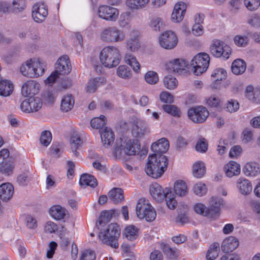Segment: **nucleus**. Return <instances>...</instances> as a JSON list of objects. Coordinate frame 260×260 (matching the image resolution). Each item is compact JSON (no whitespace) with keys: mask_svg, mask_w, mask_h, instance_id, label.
Listing matches in <instances>:
<instances>
[{"mask_svg":"<svg viewBox=\"0 0 260 260\" xmlns=\"http://www.w3.org/2000/svg\"><path fill=\"white\" fill-rule=\"evenodd\" d=\"M79 183L82 186H89L93 188L98 185L96 178L93 176L87 174H84L81 176Z\"/></svg>","mask_w":260,"mask_h":260,"instance_id":"nucleus-34","label":"nucleus"},{"mask_svg":"<svg viewBox=\"0 0 260 260\" xmlns=\"http://www.w3.org/2000/svg\"><path fill=\"white\" fill-rule=\"evenodd\" d=\"M160 46L167 50L174 49L178 43V39L176 34L170 30L163 32L159 38Z\"/></svg>","mask_w":260,"mask_h":260,"instance_id":"nucleus-9","label":"nucleus"},{"mask_svg":"<svg viewBox=\"0 0 260 260\" xmlns=\"http://www.w3.org/2000/svg\"><path fill=\"white\" fill-rule=\"evenodd\" d=\"M140 47L139 40L137 37L131 38L127 41L126 48L131 51H135Z\"/></svg>","mask_w":260,"mask_h":260,"instance_id":"nucleus-60","label":"nucleus"},{"mask_svg":"<svg viewBox=\"0 0 260 260\" xmlns=\"http://www.w3.org/2000/svg\"><path fill=\"white\" fill-rule=\"evenodd\" d=\"M225 109L226 111L231 113H234L239 109V104L237 101L231 99L228 101Z\"/></svg>","mask_w":260,"mask_h":260,"instance_id":"nucleus-57","label":"nucleus"},{"mask_svg":"<svg viewBox=\"0 0 260 260\" xmlns=\"http://www.w3.org/2000/svg\"><path fill=\"white\" fill-rule=\"evenodd\" d=\"M162 108L164 111L174 117H179L181 115L179 109L175 105H164Z\"/></svg>","mask_w":260,"mask_h":260,"instance_id":"nucleus-49","label":"nucleus"},{"mask_svg":"<svg viewBox=\"0 0 260 260\" xmlns=\"http://www.w3.org/2000/svg\"><path fill=\"white\" fill-rule=\"evenodd\" d=\"M224 169L226 175L229 177L238 175L241 171L240 165L234 161L229 162L224 166Z\"/></svg>","mask_w":260,"mask_h":260,"instance_id":"nucleus-25","label":"nucleus"},{"mask_svg":"<svg viewBox=\"0 0 260 260\" xmlns=\"http://www.w3.org/2000/svg\"><path fill=\"white\" fill-rule=\"evenodd\" d=\"M70 141L71 148L74 155L76 157H78L79 153L77 150L82 145L83 141L82 139L79 135L74 134L71 136Z\"/></svg>","mask_w":260,"mask_h":260,"instance_id":"nucleus-31","label":"nucleus"},{"mask_svg":"<svg viewBox=\"0 0 260 260\" xmlns=\"http://www.w3.org/2000/svg\"><path fill=\"white\" fill-rule=\"evenodd\" d=\"M205 167L202 162H196L193 166L192 174L194 177L201 178L205 174Z\"/></svg>","mask_w":260,"mask_h":260,"instance_id":"nucleus-41","label":"nucleus"},{"mask_svg":"<svg viewBox=\"0 0 260 260\" xmlns=\"http://www.w3.org/2000/svg\"><path fill=\"white\" fill-rule=\"evenodd\" d=\"M13 90V85L7 80L0 81V95L3 96H9Z\"/></svg>","mask_w":260,"mask_h":260,"instance_id":"nucleus-36","label":"nucleus"},{"mask_svg":"<svg viewBox=\"0 0 260 260\" xmlns=\"http://www.w3.org/2000/svg\"><path fill=\"white\" fill-rule=\"evenodd\" d=\"M42 106V102L38 97H31L23 101L20 105L21 109L26 113L36 112Z\"/></svg>","mask_w":260,"mask_h":260,"instance_id":"nucleus-11","label":"nucleus"},{"mask_svg":"<svg viewBox=\"0 0 260 260\" xmlns=\"http://www.w3.org/2000/svg\"><path fill=\"white\" fill-rule=\"evenodd\" d=\"M106 118L104 115H101L100 117L94 118L90 121V125L93 128L102 130L106 125Z\"/></svg>","mask_w":260,"mask_h":260,"instance_id":"nucleus-42","label":"nucleus"},{"mask_svg":"<svg viewBox=\"0 0 260 260\" xmlns=\"http://www.w3.org/2000/svg\"><path fill=\"white\" fill-rule=\"evenodd\" d=\"M140 148L138 140L121 138L116 141L113 155L117 158H121L125 155H135L139 154Z\"/></svg>","mask_w":260,"mask_h":260,"instance_id":"nucleus-1","label":"nucleus"},{"mask_svg":"<svg viewBox=\"0 0 260 260\" xmlns=\"http://www.w3.org/2000/svg\"><path fill=\"white\" fill-rule=\"evenodd\" d=\"M208 146V144L207 140L205 138H202L198 140L196 145V149L198 152H205L207 151Z\"/></svg>","mask_w":260,"mask_h":260,"instance_id":"nucleus-58","label":"nucleus"},{"mask_svg":"<svg viewBox=\"0 0 260 260\" xmlns=\"http://www.w3.org/2000/svg\"><path fill=\"white\" fill-rule=\"evenodd\" d=\"M48 9L43 2L37 3L32 9V17L35 22L41 23L43 22L48 15Z\"/></svg>","mask_w":260,"mask_h":260,"instance_id":"nucleus-13","label":"nucleus"},{"mask_svg":"<svg viewBox=\"0 0 260 260\" xmlns=\"http://www.w3.org/2000/svg\"><path fill=\"white\" fill-rule=\"evenodd\" d=\"M174 189L175 193L179 197L185 196L187 192V186L186 183L183 180L176 181L174 185Z\"/></svg>","mask_w":260,"mask_h":260,"instance_id":"nucleus-35","label":"nucleus"},{"mask_svg":"<svg viewBox=\"0 0 260 260\" xmlns=\"http://www.w3.org/2000/svg\"><path fill=\"white\" fill-rule=\"evenodd\" d=\"M164 85L166 88L169 90L175 89L178 85V81L172 75L166 76L163 80Z\"/></svg>","mask_w":260,"mask_h":260,"instance_id":"nucleus-44","label":"nucleus"},{"mask_svg":"<svg viewBox=\"0 0 260 260\" xmlns=\"http://www.w3.org/2000/svg\"><path fill=\"white\" fill-rule=\"evenodd\" d=\"M101 79L100 78H95L89 80L86 85V91L89 93L94 92L98 87L102 84L103 82L101 81Z\"/></svg>","mask_w":260,"mask_h":260,"instance_id":"nucleus-46","label":"nucleus"},{"mask_svg":"<svg viewBox=\"0 0 260 260\" xmlns=\"http://www.w3.org/2000/svg\"><path fill=\"white\" fill-rule=\"evenodd\" d=\"M170 190L168 188H166L164 190L161 186L157 183L152 184L150 187V192L152 198L157 202L162 201Z\"/></svg>","mask_w":260,"mask_h":260,"instance_id":"nucleus-18","label":"nucleus"},{"mask_svg":"<svg viewBox=\"0 0 260 260\" xmlns=\"http://www.w3.org/2000/svg\"><path fill=\"white\" fill-rule=\"evenodd\" d=\"M56 73L59 75L68 74L71 71V65L69 57L64 55L59 58L55 65Z\"/></svg>","mask_w":260,"mask_h":260,"instance_id":"nucleus-16","label":"nucleus"},{"mask_svg":"<svg viewBox=\"0 0 260 260\" xmlns=\"http://www.w3.org/2000/svg\"><path fill=\"white\" fill-rule=\"evenodd\" d=\"M45 64L42 60L40 59H34V67L35 77L42 76L44 73Z\"/></svg>","mask_w":260,"mask_h":260,"instance_id":"nucleus-47","label":"nucleus"},{"mask_svg":"<svg viewBox=\"0 0 260 260\" xmlns=\"http://www.w3.org/2000/svg\"><path fill=\"white\" fill-rule=\"evenodd\" d=\"M239 242L237 238L230 236L223 240L221 245V249L224 253H229L235 250L239 246Z\"/></svg>","mask_w":260,"mask_h":260,"instance_id":"nucleus-20","label":"nucleus"},{"mask_svg":"<svg viewBox=\"0 0 260 260\" xmlns=\"http://www.w3.org/2000/svg\"><path fill=\"white\" fill-rule=\"evenodd\" d=\"M146 81L150 84H155L158 81V76L154 71L148 72L145 76Z\"/></svg>","mask_w":260,"mask_h":260,"instance_id":"nucleus-56","label":"nucleus"},{"mask_svg":"<svg viewBox=\"0 0 260 260\" xmlns=\"http://www.w3.org/2000/svg\"><path fill=\"white\" fill-rule=\"evenodd\" d=\"M14 193L13 185L9 183H4L0 186V199L1 200L7 202L10 200Z\"/></svg>","mask_w":260,"mask_h":260,"instance_id":"nucleus-23","label":"nucleus"},{"mask_svg":"<svg viewBox=\"0 0 260 260\" xmlns=\"http://www.w3.org/2000/svg\"><path fill=\"white\" fill-rule=\"evenodd\" d=\"M210 58L206 53H200L193 57L190 61L193 73L197 76L206 72L209 67Z\"/></svg>","mask_w":260,"mask_h":260,"instance_id":"nucleus-5","label":"nucleus"},{"mask_svg":"<svg viewBox=\"0 0 260 260\" xmlns=\"http://www.w3.org/2000/svg\"><path fill=\"white\" fill-rule=\"evenodd\" d=\"M117 75L123 79H128L132 76V73L129 68L125 65L118 67L117 69Z\"/></svg>","mask_w":260,"mask_h":260,"instance_id":"nucleus-48","label":"nucleus"},{"mask_svg":"<svg viewBox=\"0 0 260 260\" xmlns=\"http://www.w3.org/2000/svg\"><path fill=\"white\" fill-rule=\"evenodd\" d=\"M20 71L23 76L35 78L36 74L34 73V59L27 60L25 64H22L20 67Z\"/></svg>","mask_w":260,"mask_h":260,"instance_id":"nucleus-29","label":"nucleus"},{"mask_svg":"<svg viewBox=\"0 0 260 260\" xmlns=\"http://www.w3.org/2000/svg\"><path fill=\"white\" fill-rule=\"evenodd\" d=\"M246 62L242 59H236L232 63L231 70L236 75L242 74L246 70Z\"/></svg>","mask_w":260,"mask_h":260,"instance_id":"nucleus-28","label":"nucleus"},{"mask_svg":"<svg viewBox=\"0 0 260 260\" xmlns=\"http://www.w3.org/2000/svg\"><path fill=\"white\" fill-rule=\"evenodd\" d=\"M126 238L130 241L136 240L139 235L138 229L133 225L126 226L123 232Z\"/></svg>","mask_w":260,"mask_h":260,"instance_id":"nucleus-37","label":"nucleus"},{"mask_svg":"<svg viewBox=\"0 0 260 260\" xmlns=\"http://www.w3.org/2000/svg\"><path fill=\"white\" fill-rule=\"evenodd\" d=\"M52 140V134L48 131H44L42 133L40 142L44 146H48Z\"/></svg>","mask_w":260,"mask_h":260,"instance_id":"nucleus-54","label":"nucleus"},{"mask_svg":"<svg viewBox=\"0 0 260 260\" xmlns=\"http://www.w3.org/2000/svg\"><path fill=\"white\" fill-rule=\"evenodd\" d=\"M124 59L125 62L131 66L135 72L139 71L140 67V63L133 55L129 53L126 54Z\"/></svg>","mask_w":260,"mask_h":260,"instance_id":"nucleus-45","label":"nucleus"},{"mask_svg":"<svg viewBox=\"0 0 260 260\" xmlns=\"http://www.w3.org/2000/svg\"><path fill=\"white\" fill-rule=\"evenodd\" d=\"M228 76L226 71L222 68H217L212 71V89L219 90L223 87V82Z\"/></svg>","mask_w":260,"mask_h":260,"instance_id":"nucleus-12","label":"nucleus"},{"mask_svg":"<svg viewBox=\"0 0 260 260\" xmlns=\"http://www.w3.org/2000/svg\"><path fill=\"white\" fill-rule=\"evenodd\" d=\"M169 148V141L165 138L159 139L157 142L153 143L151 147V150L154 154H162L166 153Z\"/></svg>","mask_w":260,"mask_h":260,"instance_id":"nucleus-21","label":"nucleus"},{"mask_svg":"<svg viewBox=\"0 0 260 260\" xmlns=\"http://www.w3.org/2000/svg\"><path fill=\"white\" fill-rule=\"evenodd\" d=\"M232 53L231 48L223 41L219 40H214L212 41V55L214 57H222L224 60H227Z\"/></svg>","mask_w":260,"mask_h":260,"instance_id":"nucleus-8","label":"nucleus"},{"mask_svg":"<svg viewBox=\"0 0 260 260\" xmlns=\"http://www.w3.org/2000/svg\"><path fill=\"white\" fill-rule=\"evenodd\" d=\"M224 205L223 200L221 198H212V220L218 218L222 207Z\"/></svg>","mask_w":260,"mask_h":260,"instance_id":"nucleus-27","label":"nucleus"},{"mask_svg":"<svg viewBox=\"0 0 260 260\" xmlns=\"http://www.w3.org/2000/svg\"><path fill=\"white\" fill-rule=\"evenodd\" d=\"M173 196L170 190L169 192H168L167 196L165 198L168 207L171 210L174 209L177 205V202Z\"/></svg>","mask_w":260,"mask_h":260,"instance_id":"nucleus-61","label":"nucleus"},{"mask_svg":"<svg viewBox=\"0 0 260 260\" xmlns=\"http://www.w3.org/2000/svg\"><path fill=\"white\" fill-rule=\"evenodd\" d=\"M120 58L119 51L114 46L106 47L100 52V61L105 67L111 68L117 66Z\"/></svg>","mask_w":260,"mask_h":260,"instance_id":"nucleus-4","label":"nucleus"},{"mask_svg":"<svg viewBox=\"0 0 260 260\" xmlns=\"http://www.w3.org/2000/svg\"><path fill=\"white\" fill-rule=\"evenodd\" d=\"M67 212V210L59 205L52 206L49 211L50 215L57 220L63 219Z\"/></svg>","mask_w":260,"mask_h":260,"instance_id":"nucleus-32","label":"nucleus"},{"mask_svg":"<svg viewBox=\"0 0 260 260\" xmlns=\"http://www.w3.org/2000/svg\"><path fill=\"white\" fill-rule=\"evenodd\" d=\"M248 38L246 36L241 35H236L234 38L235 44L239 47H245L248 44Z\"/></svg>","mask_w":260,"mask_h":260,"instance_id":"nucleus-62","label":"nucleus"},{"mask_svg":"<svg viewBox=\"0 0 260 260\" xmlns=\"http://www.w3.org/2000/svg\"><path fill=\"white\" fill-rule=\"evenodd\" d=\"M56 96V92L55 90H46L43 94V98L44 101L49 104L54 102Z\"/></svg>","mask_w":260,"mask_h":260,"instance_id":"nucleus-59","label":"nucleus"},{"mask_svg":"<svg viewBox=\"0 0 260 260\" xmlns=\"http://www.w3.org/2000/svg\"><path fill=\"white\" fill-rule=\"evenodd\" d=\"M149 0H126V5L132 9H140L144 8Z\"/></svg>","mask_w":260,"mask_h":260,"instance_id":"nucleus-43","label":"nucleus"},{"mask_svg":"<svg viewBox=\"0 0 260 260\" xmlns=\"http://www.w3.org/2000/svg\"><path fill=\"white\" fill-rule=\"evenodd\" d=\"M25 8L24 0H13L11 8L14 13H18Z\"/></svg>","mask_w":260,"mask_h":260,"instance_id":"nucleus-51","label":"nucleus"},{"mask_svg":"<svg viewBox=\"0 0 260 260\" xmlns=\"http://www.w3.org/2000/svg\"><path fill=\"white\" fill-rule=\"evenodd\" d=\"M136 214L139 218H145L147 221H153L156 216L154 208L142 199H140L137 204Z\"/></svg>","mask_w":260,"mask_h":260,"instance_id":"nucleus-6","label":"nucleus"},{"mask_svg":"<svg viewBox=\"0 0 260 260\" xmlns=\"http://www.w3.org/2000/svg\"><path fill=\"white\" fill-rule=\"evenodd\" d=\"M14 169V166L12 163L4 162L0 167V172L5 176H10L13 174Z\"/></svg>","mask_w":260,"mask_h":260,"instance_id":"nucleus-50","label":"nucleus"},{"mask_svg":"<svg viewBox=\"0 0 260 260\" xmlns=\"http://www.w3.org/2000/svg\"><path fill=\"white\" fill-rule=\"evenodd\" d=\"M98 14L100 18L109 21H115L119 15L118 10L112 7L101 6L99 8Z\"/></svg>","mask_w":260,"mask_h":260,"instance_id":"nucleus-14","label":"nucleus"},{"mask_svg":"<svg viewBox=\"0 0 260 260\" xmlns=\"http://www.w3.org/2000/svg\"><path fill=\"white\" fill-rule=\"evenodd\" d=\"M74 105V100L71 95L64 96L62 99L60 109L62 111L68 112L71 110Z\"/></svg>","mask_w":260,"mask_h":260,"instance_id":"nucleus-38","label":"nucleus"},{"mask_svg":"<svg viewBox=\"0 0 260 260\" xmlns=\"http://www.w3.org/2000/svg\"><path fill=\"white\" fill-rule=\"evenodd\" d=\"M194 212L205 217H209L211 209L201 203H196L193 206Z\"/></svg>","mask_w":260,"mask_h":260,"instance_id":"nucleus-39","label":"nucleus"},{"mask_svg":"<svg viewBox=\"0 0 260 260\" xmlns=\"http://www.w3.org/2000/svg\"><path fill=\"white\" fill-rule=\"evenodd\" d=\"M162 25V20L159 17L153 18L150 23V26L155 31H159Z\"/></svg>","mask_w":260,"mask_h":260,"instance_id":"nucleus-64","label":"nucleus"},{"mask_svg":"<svg viewBox=\"0 0 260 260\" xmlns=\"http://www.w3.org/2000/svg\"><path fill=\"white\" fill-rule=\"evenodd\" d=\"M237 186L240 193L243 194H248L252 191V185L247 179L242 178H239L237 181Z\"/></svg>","mask_w":260,"mask_h":260,"instance_id":"nucleus-30","label":"nucleus"},{"mask_svg":"<svg viewBox=\"0 0 260 260\" xmlns=\"http://www.w3.org/2000/svg\"><path fill=\"white\" fill-rule=\"evenodd\" d=\"M101 39L108 43L121 42L124 39L123 32L116 26H110L104 28L101 35Z\"/></svg>","mask_w":260,"mask_h":260,"instance_id":"nucleus-7","label":"nucleus"},{"mask_svg":"<svg viewBox=\"0 0 260 260\" xmlns=\"http://www.w3.org/2000/svg\"><path fill=\"white\" fill-rule=\"evenodd\" d=\"M101 140L105 147L109 146L114 140V135L110 128L105 127L100 130Z\"/></svg>","mask_w":260,"mask_h":260,"instance_id":"nucleus-24","label":"nucleus"},{"mask_svg":"<svg viewBox=\"0 0 260 260\" xmlns=\"http://www.w3.org/2000/svg\"><path fill=\"white\" fill-rule=\"evenodd\" d=\"M193 191L196 195L201 197L207 193V189L204 184L198 183L193 186Z\"/></svg>","mask_w":260,"mask_h":260,"instance_id":"nucleus-53","label":"nucleus"},{"mask_svg":"<svg viewBox=\"0 0 260 260\" xmlns=\"http://www.w3.org/2000/svg\"><path fill=\"white\" fill-rule=\"evenodd\" d=\"M40 89V84L36 81L32 80L25 82L21 88V93L25 97L34 95L38 93Z\"/></svg>","mask_w":260,"mask_h":260,"instance_id":"nucleus-17","label":"nucleus"},{"mask_svg":"<svg viewBox=\"0 0 260 260\" xmlns=\"http://www.w3.org/2000/svg\"><path fill=\"white\" fill-rule=\"evenodd\" d=\"M96 255L94 251L86 249L83 251L79 260H95Z\"/></svg>","mask_w":260,"mask_h":260,"instance_id":"nucleus-55","label":"nucleus"},{"mask_svg":"<svg viewBox=\"0 0 260 260\" xmlns=\"http://www.w3.org/2000/svg\"><path fill=\"white\" fill-rule=\"evenodd\" d=\"M258 168L257 167L256 164L253 162L247 163L243 169L245 174L247 176L254 175L255 172H257Z\"/></svg>","mask_w":260,"mask_h":260,"instance_id":"nucleus-52","label":"nucleus"},{"mask_svg":"<svg viewBox=\"0 0 260 260\" xmlns=\"http://www.w3.org/2000/svg\"><path fill=\"white\" fill-rule=\"evenodd\" d=\"M109 198L113 202L117 203L123 200V190L121 188H115L109 192Z\"/></svg>","mask_w":260,"mask_h":260,"instance_id":"nucleus-40","label":"nucleus"},{"mask_svg":"<svg viewBox=\"0 0 260 260\" xmlns=\"http://www.w3.org/2000/svg\"><path fill=\"white\" fill-rule=\"evenodd\" d=\"M245 96L250 101L256 104H260V89L248 86L245 90Z\"/></svg>","mask_w":260,"mask_h":260,"instance_id":"nucleus-26","label":"nucleus"},{"mask_svg":"<svg viewBox=\"0 0 260 260\" xmlns=\"http://www.w3.org/2000/svg\"><path fill=\"white\" fill-rule=\"evenodd\" d=\"M187 115L189 118L195 123H202L209 116V112L203 106L192 107L188 109Z\"/></svg>","mask_w":260,"mask_h":260,"instance_id":"nucleus-10","label":"nucleus"},{"mask_svg":"<svg viewBox=\"0 0 260 260\" xmlns=\"http://www.w3.org/2000/svg\"><path fill=\"white\" fill-rule=\"evenodd\" d=\"M246 7L250 11L256 10L260 5V0H244Z\"/></svg>","mask_w":260,"mask_h":260,"instance_id":"nucleus-63","label":"nucleus"},{"mask_svg":"<svg viewBox=\"0 0 260 260\" xmlns=\"http://www.w3.org/2000/svg\"><path fill=\"white\" fill-rule=\"evenodd\" d=\"M186 8V5L182 2H179L175 5L174 11L171 16V19L173 22H179L183 20Z\"/></svg>","mask_w":260,"mask_h":260,"instance_id":"nucleus-22","label":"nucleus"},{"mask_svg":"<svg viewBox=\"0 0 260 260\" xmlns=\"http://www.w3.org/2000/svg\"><path fill=\"white\" fill-rule=\"evenodd\" d=\"M168 159L162 154H153L149 155L145 167V172L153 178L162 176L167 169Z\"/></svg>","mask_w":260,"mask_h":260,"instance_id":"nucleus-2","label":"nucleus"},{"mask_svg":"<svg viewBox=\"0 0 260 260\" xmlns=\"http://www.w3.org/2000/svg\"><path fill=\"white\" fill-rule=\"evenodd\" d=\"M187 65V62L184 59L176 58L170 61L166 64V68L169 72L180 74L185 70Z\"/></svg>","mask_w":260,"mask_h":260,"instance_id":"nucleus-15","label":"nucleus"},{"mask_svg":"<svg viewBox=\"0 0 260 260\" xmlns=\"http://www.w3.org/2000/svg\"><path fill=\"white\" fill-rule=\"evenodd\" d=\"M120 235V229L116 223L109 224L104 232H101L99 237L103 243L117 249L119 247L118 239Z\"/></svg>","mask_w":260,"mask_h":260,"instance_id":"nucleus-3","label":"nucleus"},{"mask_svg":"<svg viewBox=\"0 0 260 260\" xmlns=\"http://www.w3.org/2000/svg\"><path fill=\"white\" fill-rule=\"evenodd\" d=\"M115 214H118L115 210L103 211L101 213L99 220L96 222V226L98 227L99 225H102V223L106 224L108 223L111 220L112 216H115Z\"/></svg>","mask_w":260,"mask_h":260,"instance_id":"nucleus-33","label":"nucleus"},{"mask_svg":"<svg viewBox=\"0 0 260 260\" xmlns=\"http://www.w3.org/2000/svg\"><path fill=\"white\" fill-rule=\"evenodd\" d=\"M149 133L147 123L142 120L136 121L132 127V134L137 138H142Z\"/></svg>","mask_w":260,"mask_h":260,"instance_id":"nucleus-19","label":"nucleus"}]
</instances>
